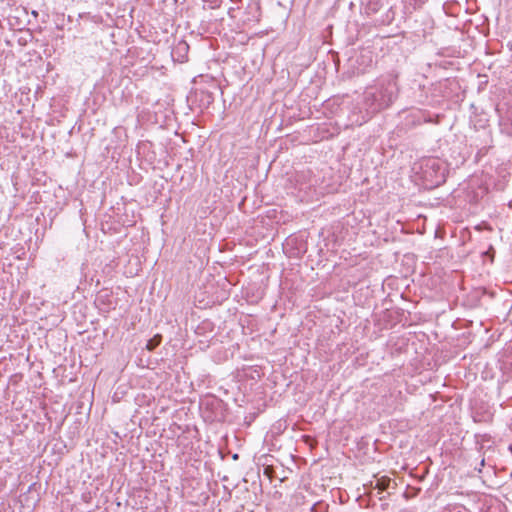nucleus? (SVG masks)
I'll use <instances>...</instances> for the list:
<instances>
[{"mask_svg": "<svg viewBox=\"0 0 512 512\" xmlns=\"http://www.w3.org/2000/svg\"><path fill=\"white\" fill-rule=\"evenodd\" d=\"M398 74L390 72L380 77L377 82L365 89L362 94L361 106L367 114L372 115L388 108L398 97Z\"/></svg>", "mask_w": 512, "mask_h": 512, "instance_id": "f257e3e1", "label": "nucleus"}, {"mask_svg": "<svg viewBox=\"0 0 512 512\" xmlns=\"http://www.w3.org/2000/svg\"><path fill=\"white\" fill-rule=\"evenodd\" d=\"M421 175L430 187L438 186L445 181V169L438 159L429 158L421 164Z\"/></svg>", "mask_w": 512, "mask_h": 512, "instance_id": "f03ea898", "label": "nucleus"}, {"mask_svg": "<svg viewBox=\"0 0 512 512\" xmlns=\"http://www.w3.org/2000/svg\"><path fill=\"white\" fill-rule=\"evenodd\" d=\"M245 22H258L261 17V6L258 0H250L245 11Z\"/></svg>", "mask_w": 512, "mask_h": 512, "instance_id": "7ed1b4c3", "label": "nucleus"}, {"mask_svg": "<svg viewBox=\"0 0 512 512\" xmlns=\"http://www.w3.org/2000/svg\"><path fill=\"white\" fill-rule=\"evenodd\" d=\"M189 46L186 42L181 41L177 44V46L173 49L172 55L175 57L178 55L177 60L180 62H184L186 59V54L188 53Z\"/></svg>", "mask_w": 512, "mask_h": 512, "instance_id": "20e7f679", "label": "nucleus"}, {"mask_svg": "<svg viewBox=\"0 0 512 512\" xmlns=\"http://www.w3.org/2000/svg\"><path fill=\"white\" fill-rule=\"evenodd\" d=\"M162 336L160 334H156L151 339L147 341L146 349L149 351L155 350L161 343Z\"/></svg>", "mask_w": 512, "mask_h": 512, "instance_id": "39448f33", "label": "nucleus"}, {"mask_svg": "<svg viewBox=\"0 0 512 512\" xmlns=\"http://www.w3.org/2000/svg\"><path fill=\"white\" fill-rule=\"evenodd\" d=\"M390 483V479L382 478L377 481L376 488H378L380 491H384L388 488Z\"/></svg>", "mask_w": 512, "mask_h": 512, "instance_id": "423d86ee", "label": "nucleus"}, {"mask_svg": "<svg viewBox=\"0 0 512 512\" xmlns=\"http://www.w3.org/2000/svg\"><path fill=\"white\" fill-rule=\"evenodd\" d=\"M452 512H470L467 508L464 506H458L453 509Z\"/></svg>", "mask_w": 512, "mask_h": 512, "instance_id": "0eeeda50", "label": "nucleus"}, {"mask_svg": "<svg viewBox=\"0 0 512 512\" xmlns=\"http://www.w3.org/2000/svg\"><path fill=\"white\" fill-rule=\"evenodd\" d=\"M233 11H234V9H233V8H230V9H229V11H228V13H229V15H230L231 17H234V15H233Z\"/></svg>", "mask_w": 512, "mask_h": 512, "instance_id": "6e6552de", "label": "nucleus"}, {"mask_svg": "<svg viewBox=\"0 0 512 512\" xmlns=\"http://www.w3.org/2000/svg\"><path fill=\"white\" fill-rule=\"evenodd\" d=\"M316 507H317V505H316V504L312 505V507H311V511H312V512H316Z\"/></svg>", "mask_w": 512, "mask_h": 512, "instance_id": "1a4fd4ad", "label": "nucleus"}, {"mask_svg": "<svg viewBox=\"0 0 512 512\" xmlns=\"http://www.w3.org/2000/svg\"><path fill=\"white\" fill-rule=\"evenodd\" d=\"M484 463H485V460H484V459H482V460H481V466H484Z\"/></svg>", "mask_w": 512, "mask_h": 512, "instance_id": "9d476101", "label": "nucleus"}, {"mask_svg": "<svg viewBox=\"0 0 512 512\" xmlns=\"http://www.w3.org/2000/svg\"><path fill=\"white\" fill-rule=\"evenodd\" d=\"M237 458H238V455H237V454H235V455L233 456V459H237Z\"/></svg>", "mask_w": 512, "mask_h": 512, "instance_id": "9b49d317", "label": "nucleus"}]
</instances>
